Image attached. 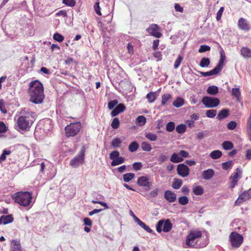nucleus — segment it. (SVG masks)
<instances>
[{
  "label": "nucleus",
  "instance_id": "obj_31",
  "mask_svg": "<svg viewBox=\"0 0 251 251\" xmlns=\"http://www.w3.org/2000/svg\"><path fill=\"white\" fill-rule=\"evenodd\" d=\"M226 59V57L224 56L222 53L221 55L220 60L218 63V64L217 65V66L215 67V68L220 72L222 70V68L224 65V61Z\"/></svg>",
  "mask_w": 251,
  "mask_h": 251
},
{
  "label": "nucleus",
  "instance_id": "obj_25",
  "mask_svg": "<svg viewBox=\"0 0 251 251\" xmlns=\"http://www.w3.org/2000/svg\"><path fill=\"white\" fill-rule=\"evenodd\" d=\"M184 104V100L181 97H177L176 100L173 102V105L176 107L179 108Z\"/></svg>",
  "mask_w": 251,
  "mask_h": 251
},
{
  "label": "nucleus",
  "instance_id": "obj_51",
  "mask_svg": "<svg viewBox=\"0 0 251 251\" xmlns=\"http://www.w3.org/2000/svg\"><path fill=\"white\" fill-rule=\"evenodd\" d=\"M118 101L117 100H111V101H110L108 103V107L109 108V109L110 110H112L114 108H115L114 107L118 104Z\"/></svg>",
  "mask_w": 251,
  "mask_h": 251
},
{
  "label": "nucleus",
  "instance_id": "obj_49",
  "mask_svg": "<svg viewBox=\"0 0 251 251\" xmlns=\"http://www.w3.org/2000/svg\"><path fill=\"white\" fill-rule=\"evenodd\" d=\"M232 166V161H228L227 162H223L222 164V168L225 170H227L228 169L231 168Z\"/></svg>",
  "mask_w": 251,
  "mask_h": 251
},
{
  "label": "nucleus",
  "instance_id": "obj_4",
  "mask_svg": "<svg viewBox=\"0 0 251 251\" xmlns=\"http://www.w3.org/2000/svg\"><path fill=\"white\" fill-rule=\"evenodd\" d=\"M15 202L20 205L27 207L30 205L32 198V193L28 192H18L12 196Z\"/></svg>",
  "mask_w": 251,
  "mask_h": 251
},
{
  "label": "nucleus",
  "instance_id": "obj_59",
  "mask_svg": "<svg viewBox=\"0 0 251 251\" xmlns=\"http://www.w3.org/2000/svg\"><path fill=\"white\" fill-rule=\"evenodd\" d=\"M142 164L141 162H135L133 164L132 167L134 170L136 171H139L142 168Z\"/></svg>",
  "mask_w": 251,
  "mask_h": 251
},
{
  "label": "nucleus",
  "instance_id": "obj_58",
  "mask_svg": "<svg viewBox=\"0 0 251 251\" xmlns=\"http://www.w3.org/2000/svg\"><path fill=\"white\" fill-rule=\"evenodd\" d=\"M247 132L251 140V114L249 119L248 120Z\"/></svg>",
  "mask_w": 251,
  "mask_h": 251
},
{
  "label": "nucleus",
  "instance_id": "obj_11",
  "mask_svg": "<svg viewBox=\"0 0 251 251\" xmlns=\"http://www.w3.org/2000/svg\"><path fill=\"white\" fill-rule=\"evenodd\" d=\"M236 172L231 175L230 179L231 180V188H234L237 184L238 180L241 177L242 170L239 168L236 169Z\"/></svg>",
  "mask_w": 251,
  "mask_h": 251
},
{
  "label": "nucleus",
  "instance_id": "obj_39",
  "mask_svg": "<svg viewBox=\"0 0 251 251\" xmlns=\"http://www.w3.org/2000/svg\"><path fill=\"white\" fill-rule=\"evenodd\" d=\"M182 185V180L180 179H175L173 182L172 187L174 189H178Z\"/></svg>",
  "mask_w": 251,
  "mask_h": 251
},
{
  "label": "nucleus",
  "instance_id": "obj_18",
  "mask_svg": "<svg viewBox=\"0 0 251 251\" xmlns=\"http://www.w3.org/2000/svg\"><path fill=\"white\" fill-rule=\"evenodd\" d=\"M240 53L244 58H251V50L247 47H242L240 50Z\"/></svg>",
  "mask_w": 251,
  "mask_h": 251
},
{
  "label": "nucleus",
  "instance_id": "obj_17",
  "mask_svg": "<svg viewBox=\"0 0 251 251\" xmlns=\"http://www.w3.org/2000/svg\"><path fill=\"white\" fill-rule=\"evenodd\" d=\"M126 109V106L123 103H120L116 106L115 108L112 109L111 112V115L112 117H115L119 113L123 112Z\"/></svg>",
  "mask_w": 251,
  "mask_h": 251
},
{
  "label": "nucleus",
  "instance_id": "obj_47",
  "mask_svg": "<svg viewBox=\"0 0 251 251\" xmlns=\"http://www.w3.org/2000/svg\"><path fill=\"white\" fill-rule=\"evenodd\" d=\"M164 223V220H159L156 226V231L160 233L162 231V226L163 227V225Z\"/></svg>",
  "mask_w": 251,
  "mask_h": 251
},
{
  "label": "nucleus",
  "instance_id": "obj_6",
  "mask_svg": "<svg viewBox=\"0 0 251 251\" xmlns=\"http://www.w3.org/2000/svg\"><path fill=\"white\" fill-rule=\"evenodd\" d=\"M85 151V148L83 146L78 154L71 160L70 165L72 167L77 168L83 163Z\"/></svg>",
  "mask_w": 251,
  "mask_h": 251
},
{
  "label": "nucleus",
  "instance_id": "obj_56",
  "mask_svg": "<svg viewBox=\"0 0 251 251\" xmlns=\"http://www.w3.org/2000/svg\"><path fill=\"white\" fill-rule=\"evenodd\" d=\"M182 60H183V57L180 55H178V56L176 60L175 63H174V67L175 69H176L179 67Z\"/></svg>",
  "mask_w": 251,
  "mask_h": 251
},
{
  "label": "nucleus",
  "instance_id": "obj_57",
  "mask_svg": "<svg viewBox=\"0 0 251 251\" xmlns=\"http://www.w3.org/2000/svg\"><path fill=\"white\" fill-rule=\"evenodd\" d=\"M94 9H95V11L96 12V13L98 15H101V13L100 12V2L99 1H96L95 4H94Z\"/></svg>",
  "mask_w": 251,
  "mask_h": 251
},
{
  "label": "nucleus",
  "instance_id": "obj_42",
  "mask_svg": "<svg viewBox=\"0 0 251 251\" xmlns=\"http://www.w3.org/2000/svg\"><path fill=\"white\" fill-rule=\"evenodd\" d=\"M158 189L156 188L155 189L151 191L149 195L147 194H142L144 196L146 197L148 199H150L151 198H154L157 196L158 195Z\"/></svg>",
  "mask_w": 251,
  "mask_h": 251
},
{
  "label": "nucleus",
  "instance_id": "obj_34",
  "mask_svg": "<svg viewBox=\"0 0 251 251\" xmlns=\"http://www.w3.org/2000/svg\"><path fill=\"white\" fill-rule=\"evenodd\" d=\"M222 155V152L219 150H215L212 151L210 154V157L214 159H217L219 158Z\"/></svg>",
  "mask_w": 251,
  "mask_h": 251
},
{
  "label": "nucleus",
  "instance_id": "obj_41",
  "mask_svg": "<svg viewBox=\"0 0 251 251\" xmlns=\"http://www.w3.org/2000/svg\"><path fill=\"white\" fill-rule=\"evenodd\" d=\"M136 122L139 126L144 125L146 122V118L144 116H139L136 119Z\"/></svg>",
  "mask_w": 251,
  "mask_h": 251
},
{
  "label": "nucleus",
  "instance_id": "obj_36",
  "mask_svg": "<svg viewBox=\"0 0 251 251\" xmlns=\"http://www.w3.org/2000/svg\"><path fill=\"white\" fill-rule=\"evenodd\" d=\"M172 98V96L170 94H165L162 96L161 105H166L168 101Z\"/></svg>",
  "mask_w": 251,
  "mask_h": 251
},
{
  "label": "nucleus",
  "instance_id": "obj_38",
  "mask_svg": "<svg viewBox=\"0 0 251 251\" xmlns=\"http://www.w3.org/2000/svg\"><path fill=\"white\" fill-rule=\"evenodd\" d=\"M138 144L136 141H134L131 142L129 144L128 146V150L130 152H133L136 151L138 150Z\"/></svg>",
  "mask_w": 251,
  "mask_h": 251
},
{
  "label": "nucleus",
  "instance_id": "obj_63",
  "mask_svg": "<svg viewBox=\"0 0 251 251\" xmlns=\"http://www.w3.org/2000/svg\"><path fill=\"white\" fill-rule=\"evenodd\" d=\"M223 11H224V7H222L220 8V9L217 13L216 19L217 21H219L221 19Z\"/></svg>",
  "mask_w": 251,
  "mask_h": 251
},
{
  "label": "nucleus",
  "instance_id": "obj_53",
  "mask_svg": "<svg viewBox=\"0 0 251 251\" xmlns=\"http://www.w3.org/2000/svg\"><path fill=\"white\" fill-rule=\"evenodd\" d=\"M175 127L174 122H170L166 125V130L169 132L173 131Z\"/></svg>",
  "mask_w": 251,
  "mask_h": 251
},
{
  "label": "nucleus",
  "instance_id": "obj_43",
  "mask_svg": "<svg viewBox=\"0 0 251 251\" xmlns=\"http://www.w3.org/2000/svg\"><path fill=\"white\" fill-rule=\"evenodd\" d=\"M193 192L196 195H201L203 193V189L202 187L197 186L193 187Z\"/></svg>",
  "mask_w": 251,
  "mask_h": 251
},
{
  "label": "nucleus",
  "instance_id": "obj_21",
  "mask_svg": "<svg viewBox=\"0 0 251 251\" xmlns=\"http://www.w3.org/2000/svg\"><path fill=\"white\" fill-rule=\"evenodd\" d=\"M229 115V110L227 109L221 110L218 113L217 118L219 120H221L226 118Z\"/></svg>",
  "mask_w": 251,
  "mask_h": 251
},
{
  "label": "nucleus",
  "instance_id": "obj_64",
  "mask_svg": "<svg viewBox=\"0 0 251 251\" xmlns=\"http://www.w3.org/2000/svg\"><path fill=\"white\" fill-rule=\"evenodd\" d=\"M179 154L180 156V157H181L182 158L183 157H184V158L188 157H189V154L187 151H183V150L180 151V152H179Z\"/></svg>",
  "mask_w": 251,
  "mask_h": 251
},
{
  "label": "nucleus",
  "instance_id": "obj_16",
  "mask_svg": "<svg viewBox=\"0 0 251 251\" xmlns=\"http://www.w3.org/2000/svg\"><path fill=\"white\" fill-rule=\"evenodd\" d=\"M165 199L169 202H174L176 200L175 193L170 190H167L164 193Z\"/></svg>",
  "mask_w": 251,
  "mask_h": 251
},
{
  "label": "nucleus",
  "instance_id": "obj_37",
  "mask_svg": "<svg viewBox=\"0 0 251 251\" xmlns=\"http://www.w3.org/2000/svg\"><path fill=\"white\" fill-rule=\"evenodd\" d=\"M141 148L143 151L148 152L150 151L152 149L151 144L145 141L141 143Z\"/></svg>",
  "mask_w": 251,
  "mask_h": 251
},
{
  "label": "nucleus",
  "instance_id": "obj_5",
  "mask_svg": "<svg viewBox=\"0 0 251 251\" xmlns=\"http://www.w3.org/2000/svg\"><path fill=\"white\" fill-rule=\"evenodd\" d=\"M81 127V125L79 122L71 123L69 125H67L65 128L66 136L69 137L75 136L79 133Z\"/></svg>",
  "mask_w": 251,
  "mask_h": 251
},
{
  "label": "nucleus",
  "instance_id": "obj_40",
  "mask_svg": "<svg viewBox=\"0 0 251 251\" xmlns=\"http://www.w3.org/2000/svg\"><path fill=\"white\" fill-rule=\"evenodd\" d=\"M122 143L121 140L119 138H114L111 142V146L114 148H117L120 147Z\"/></svg>",
  "mask_w": 251,
  "mask_h": 251
},
{
  "label": "nucleus",
  "instance_id": "obj_7",
  "mask_svg": "<svg viewBox=\"0 0 251 251\" xmlns=\"http://www.w3.org/2000/svg\"><path fill=\"white\" fill-rule=\"evenodd\" d=\"M229 240L232 247L239 248L243 242V236L236 232H232L229 235Z\"/></svg>",
  "mask_w": 251,
  "mask_h": 251
},
{
  "label": "nucleus",
  "instance_id": "obj_26",
  "mask_svg": "<svg viewBox=\"0 0 251 251\" xmlns=\"http://www.w3.org/2000/svg\"><path fill=\"white\" fill-rule=\"evenodd\" d=\"M207 93L210 95H215L218 93V87L215 85L210 86L207 89Z\"/></svg>",
  "mask_w": 251,
  "mask_h": 251
},
{
  "label": "nucleus",
  "instance_id": "obj_8",
  "mask_svg": "<svg viewBox=\"0 0 251 251\" xmlns=\"http://www.w3.org/2000/svg\"><path fill=\"white\" fill-rule=\"evenodd\" d=\"M201 102L207 108H214L217 107L220 104V100L215 97H204Z\"/></svg>",
  "mask_w": 251,
  "mask_h": 251
},
{
  "label": "nucleus",
  "instance_id": "obj_46",
  "mask_svg": "<svg viewBox=\"0 0 251 251\" xmlns=\"http://www.w3.org/2000/svg\"><path fill=\"white\" fill-rule=\"evenodd\" d=\"M217 114V111L214 109L208 110L206 111V115L207 117L213 118L215 117Z\"/></svg>",
  "mask_w": 251,
  "mask_h": 251
},
{
  "label": "nucleus",
  "instance_id": "obj_30",
  "mask_svg": "<svg viewBox=\"0 0 251 251\" xmlns=\"http://www.w3.org/2000/svg\"><path fill=\"white\" fill-rule=\"evenodd\" d=\"M135 176V174L132 173H128L123 175V180L126 182H128Z\"/></svg>",
  "mask_w": 251,
  "mask_h": 251
},
{
  "label": "nucleus",
  "instance_id": "obj_45",
  "mask_svg": "<svg viewBox=\"0 0 251 251\" xmlns=\"http://www.w3.org/2000/svg\"><path fill=\"white\" fill-rule=\"evenodd\" d=\"M232 95L235 97L238 100L241 96V93L239 88H234L232 89Z\"/></svg>",
  "mask_w": 251,
  "mask_h": 251
},
{
  "label": "nucleus",
  "instance_id": "obj_14",
  "mask_svg": "<svg viewBox=\"0 0 251 251\" xmlns=\"http://www.w3.org/2000/svg\"><path fill=\"white\" fill-rule=\"evenodd\" d=\"M238 26L240 29L245 31H249L251 29V26L247 21L243 18L239 19Z\"/></svg>",
  "mask_w": 251,
  "mask_h": 251
},
{
  "label": "nucleus",
  "instance_id": "obj_62",
  "mask_svg": "<svg viewBox=\"0 0 251 251\" xmlns=\"http://www.w3.org/2000/svg\"><path fill=\"white\" fill-rule=\"evenodd\" d=\"M7 130V129L5 124L3 122H0V133H4Z\"/></svg>",
  "mask_w": 251,
  "mask_h": 251
},
{
  "label": "nucleus",
  "instance_id": "obj_28",
  "mask_svg": "<svg viewBox=\"0 0 251 251\" xmlns=\"http://www.w3.org/2000/svg\"><path fill=\"white\" fill-rule=\"evenodd\" d=\"M157 97V95L156 92H150L147 95L146 98L150 103H152L154 101Z\"/></svg>",
  "mask_w": 251,
  "mask_h": 251
},
{
  "label": "nucleus",
  "instance_id": "obj_20",
  "mask_svg": "<svg viewBox=\"0 0 251 251\" xmlns=\"http://www.w3.org/2000/svg\"><path fill=\"white\" fill-rule=\"evenodd\" d=\"M173 225L169 219L164 220V223L162 231L164 232H168L172 228Z\"/></svg>",
  "mask_w": 251,
  "mask_h": 251
},
{
  "label": "nucleus",
  "instance_id": "obj_52",
  "mask_svg": "<svg viewBox=\"0 0 251 251\" xmlns=\"http://www.w3.org/2000/svg\"><path fill=\"white\" fill-rule=\"evenodd\" d=\"M120 156V153L117 151H114L109 154V158L112 161Z\"/></svg>",
  "mask_w": 251,
  "mask_h": 251
},
{
  "label": "nucleus",
  "instance_id": "obj_54",
  "mask_svg": "<svg viewBox=\"0 0 251 251\" xmlns=\"http://www.w3.org/2000/svg\"><path fill=\"white\" fill-rule=\"evenodd\" d=\"M53 38L54 40L59 42H61L64 40V37L58 33H54L53 36Z\"/></svg>",
  "mask_w": 251,
  "mask_h": 251
},
{
  "label": "nucleus",
  "instance_id": "obj_29",
  "mask_svg": "<svg viewBox=\"0 0 251 251\" xmlns=\"http://www.w3.org/2000/svg\"><path fill=\"white\" fill-rule=\"evenodd\" d=\"M1 219H3V224L6 225L12 223L13 221V218L11 214L7 216H1Z\"/></svg>",
  "mask_w": 251,
  "mask_h": 251
},
{
  "label": "nucleus",
  "instance_id": "obj_48",
  "mask_svg": "<svg viewBox=\"0 0 251 251\" xmlns=\"http://www.w3.org/2000/svg\"><path fill=\"white\" fill-rule=\"evenodd\" d=\"M178 201L180 204L184 205L188 203L189 200L186 196H182L178 198Z\"/></svg>",
  "mask_w": 251,
  "mask_h": 251
},
{
  "label": "nucleus",
  "instance_id": "obj_1",
  "mask_svg": "<svg viewBox=\"0 0 251 251\" xmlns=\"http://www.w3.org/2000/svg\"><path fill=\"white\" fill-rule=\"evenodd\" d=\"M28 94L31 102L35 104L41 103L45 98L42 84L38 80L31 81L29 85Z\"/></svg>",
  "mask_w": 251,
  "mask_h": 251
},
{
  "label": "nucleus",
  "instance_id": "obj_2",
  "mask_svg": "<svg viewBox=\"0 0 251 251\" xmlns=\"http://www.w3.org/2000/svg\"><path fill=\"white\" fill-rule=\"evenodd\" d=\"M21 114L22 115L17 120V126L22 130H27L30 127L35 120L36 114L27 108L22 109Z\"/></svg>",
  "mask_w": 251,
  "mask_h": 251
},
{
  "label": "nucleus",
  "instance_id": "obj_35",
  "mask_svg": "<svg viewBox=\"0 0 251 251\" xmlns=\"http://www.w3.org/2000/svg\"><path fill=\"white\" fill-rule=\"evenodd\" d=\"M210 63V61L209 58L206 57L202 58L200 63V66L201 67H208Z\"/></svg>",
  "mask_w": 251,
  "mask_h": 251
},
{
  "label": "nucleus",
  "instance_id": "obj_19",
  "mask_svg": "<svg viewBox=\"0 0 251 251\" xmlns=\"http://www.w3.org/2000/svg\"><path fill=\"white\" fill-rule=\"evenodd\" d=\"M214 175V171L212 169L205 170L202 173V177L205 180L211 179Z\"/></svg>",
  "mask_w": 251,
  "mask_h": 251
},
{
  "label": "nucleus",
  "instance_id": "obj_24",
  "mask_svg": "<svg viewBox=\"0 0 251 251\" xmlns=\"http://www.w3.org/2000/svg\"><path fill=\"white\" fill-rule=\"evenodd\" d=\"M125 159L124 157L122 156H119L116 158L113 161H112L111 163V165L112 166H116L122 164L125 162Z\"/></svg>",
  "mask_w": 251,
  "mask_h": 251
},
{
  "label": "nucleus",
  "instance_id": "obj_10",
  "mask_svg": "<svg viewBox=\"0 0 251 251\" xmlns=\"http://www.w3.org/2000/svg\"><path fill=\"white\" fill-rule=\"evenodd\" d=\"M251 198V188L247 190L244 191L237 199L235 202V205H240L242 202L245 201Z\"/></svg>",
  "mask_w": 251,
  "mask_h": 251
},
{
  "label": "nucleus",
  "instance_id": "obj_22",
  "mask_svg": "<svg viewBox=\"0 0 251 251\" xmlns=\"http://www.w3.org/2000/svg\"><path fill=\"white\" fill-rule=\"evenodd\" d=\"M183 160V159L182 157H180V156L178 153H174L170 158V161L174 163H179L180 162H182Z\"/></svg>",
  "mask_w": 251,
  "mask_h": 251
},
{
  "label": "nucleus",
  "instance_id": "obj_3",
  "mask_svg": "<svg viewBox=\"0 0 251 251\" xmlns=\"http://www.w3.org/2000/svg\"><path fill=\"white\" fill-rule=\"evenodd\" d=\"M201 232L200 230L191 231L187 235L185 241V244L188 248H203L207 245V243L204 242L202 244H198V242L201 237Z\"/></svg>",
  "mask_w": 251,
  "mask_h": 251
},
{
  "label": "nucleus",
  "instance_id": "obj_13",
  "mask_svg": "<svg viewBox=\"0 0 251 251\" xmlns=\"http://www.w3.org/2000/svg\"><path fill=\"white\" fill-rule=\"evenodd\" d=\"M190 170L184 164H179L177 167V174L183 177H186L189 174Z\"/></svg>",
  "mask_w": 251,
  "mask_h": 251
},
{
  "label": "nucleus",
  "instance_id": "obj_60",
  "mask_svg": "<svg viewBox=\"0 0 251 251\" xmlns=\"http://www.w3.org/2000/svg\"><path fill=\"white\" fill-rule=\"evenodd\" d=\"M63 3L67 6H74L75 5V0H62Z\"/></svg>",
  "mask_w": 251,
  "mask_h": 251
},
{
  "label": "nucleus",
  "instance_id": "obj_27",
  "mask_svg": "<svg viewBox=\"0 0 251 251\" xmlns=\"http://www.w3.org/2000/svg\"><path fill=\"white\" fill-rule=\"evenodd\" d=\"M200 74L203 76H207L216 75L219 73V71L215 67L213 70L209 72H199Z\"/></svg>",
  "mask_w": 251,
  "mask_h": 251
},
{
  "label": "nucleus",
  "instance_id": "obj_12",
  "mask_svg": "<svg viewBox=\"0 0 251 251\" xmlns=\"http://www.w3.org/2000/svg\"><path fill=\"white\" fill-rule=\"evenodd\" d=\"M147 31L151 35L156 38H160L162 36V34L159 31V27L156 24L151 25L147 29Z\"/></svg>",
  "mask_w": 251,
  "mask_h": 251
},
{
  "label": "nucleus",
  "instance_id": "obj_23",
  "mask_svg": "<svg viewBox=\"0 0 251 251\" xmlns=\"http://www.w3.org/2000/svg\"><path fill=\"white\" fill-rule=\"evenodd\" d=\"M136 223L137 224L149 233H152L153 230L147 226L144 223L141 221L139 218H137Z\"/></svg>",
  "mask_w": 251,
  "mask_h": 251
},
{
  "label": "nucleus",
  "instance_id": "obj_61",
  "mask_svg": "<svg viewBox=\"0 0 251 251\" xmlns=\"http://www.w3.org/2000/svg\"><path fill=\"white\" fill-rule=\"evenodd\" d=\"M237 126V124L235 121H230L227 125V128L230 130H233Z\"/></svg>",
  "mask_w": 251,
  "mask_h": 251
},
{
  "label": "nucleus",
  "instance_id": "obj_15",
  "mask_svg": "<svg viewBox=\"0 0 251 251\" xmlns=\"http://www.w3.org/2000/svg\"><path fill=\"white\" fill-rule=\"evenodd\" d=\"M10 251H22L19 240H12L11 241Z\"/></svg>",
  "mask_w": 251,
  "mask_h": 251
},
{
  "label": "nucleus",
  "instance_id": "obj_32",
  "mask_svg": "<svg viewBox=\"0 0 251 251\" xmlns=\"http://www.w3.org/2000/svg\"><path fill=\"white\" fill-rule=\"evenodd\" d=\"M233 143L228 141H224L222 144V147L225 150H230L233 148Z\"/></svg>",
  "mask_w": 251,
  "mask_h": 251
},
{
  "label": "nucleus",
  "instance_id": "obj_50",
  "mask_svg": "<svg viewBox=\"0 0 251 251\" xmlns=\"http://www.w3.org/2000/svg\"><path fill=\"white\" fill-rule=\"evenodd\" d=\"M120 122L117 118H114L111 123V126L113 129H117L119 127Z\"/></svg>",
  "mask_w": 251,
  "mask_h": 251
},
{
  "label": "nucleus",
  "instance_id": "obj_55",
  "mask_svg": "<svg viewBox=\"0 0 251 251\" xmlns=\"http://www.w3.org/2000/svg\"><path fill=\"white\" fill-rule=\"evenodd\" d=\"M210 47L208 45H201L200 49H199V52L202 53L204 52L210 50Z\"/></svg>",
  "mask_w": 251,
  "mask_h": 251
},
{
  "label": "nucleus",
  "instance_id": "obj_33",
  "mask_svg": "<svg viewBox=\"0 0 251 251\" xmlns=\"http://www.w3.org/2000/svg\"><path fill=\"white\" fill-rule=\"evenodd\" d=\"M146 138L151 141H155L157 139V135L151 132H147L145 134Z\"/></svg>",
  "mask_w": 251,
  "mask_h": 251
},
{
  "label": "nucleus",
  "instance_id": "obj_44",
  "mask_svg": "<svg viewBox=\"0 0 251 251\" xmlns=\"http://www.w3.org/2000/svg\"><path fill=\"white\" fill-rule=\"evenodd\" d=\"M186 129V126L184 124H180L176 127V131L178 133L182 134L185 132Z\"/></svg>",
  "mask_w": 251,
  "mask_h": 251
},
{
  "label": "nucleus",
  "instance_id": "obj_9",
  "mask_svg": "<svg viewBox=\"0 0 251 251\" xmlns=\"http://www.w3.org/2000/svg\"><path fill=\"white\" fill-rule=\"evenodd\" d=\"M137 184L140 187L145 188V190L149 191L152 186V183L149 181V178L147 176H142L138 177Z\"/></svg>",
  "mask_w": 251,
  "mask_h": 251
}]
</instances>
